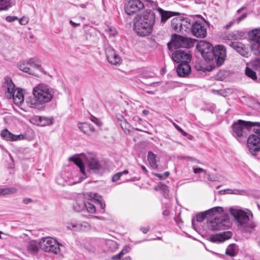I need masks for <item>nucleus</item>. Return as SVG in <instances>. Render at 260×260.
<instances>
[{"instance_id": "f257e3e1", "label": "nucleus", "mask_w": 260, "mask_h": 260, "mask_svg": "<svg viewBox=\"0 0 260 260\" xmlns=\"http://www.w3.org/2000/svg\"><path fill=\"white\" fill-rule=\"evenodd\" d=\"M54 90L45 84H39L32 91L34 99L31 96L25 98L24 104L27 108L40 109L43 105L51 101L54 95Z\"/></svg>"}, {"instance_id": "f03ea898", "label": "nucleus", "mask_w": 260, "mask_h": 260, "mask_svg": "<svg viewBox=\"0 0 260 260\" xmlns=\"http://www.w3.org/2000/svg\"><path fill=\"white\" fill-rule=\"evenodd\" d=\"M197 48L205 60L214 61L217 66L223 64L226 56L225 48L222 45L214 48L210 43L201 41L197 44Z\"/></svg>"}, {"instance_id": "7ed1b4c3", "label": "nucleus", "mask_w": 260, "mask_h": 260, "mask_svg": "<svg viewBox=\"0 0 260 260\" xmlns=\"http://www.w3.org/2000/svg\"><path fill=\"white\" fill-rule=\"evenodd\" d=\"M155 20L154 12L151 10H146L142 15H137L135 17L134 30L139 36L149 35L152 32Z\"/></svg>"}, {"instance_id": "20e7f679", "label": "nucleus", "mask_w": 260, "mask_h": 260, "mask_svg": "<svg viewBox=\"0 0 260 260\" xmlns=\"http://www.w3.org/2000/svg\"><path fill=\"white\" fill-rule=\"evenodd\" d=\"M229 211L239 226L242 228L246 232H252L256 225L253 222L248 223L250 220V216H252V214L250 210L247 209L246 211H245L231 208Z\"/></svg>"}, {"instance_id": "39448f33", "label": "nucleus", "mask_w": 260, "mask_h": 260, "mask_svg": "<svg viewBox=\"0 0 260 260\" xmlns=\"http://www.w3.org/2000/svg\"><path fill=\"white\" fill-rule=\"evenodd\" d=\"M195 43L194 39L175 34L172 36V39L168 43L167 46L168 49L172 51L178 48H191L194 46Z\"/></svg>"}, {"instance_id": "423d86ee", "label": "nucleus", "mask_w": 260, "mask_h": 260, "mask_svg": "<svg viewBox=\"0 0 260 260\" xmlns=\"http://www.w3.org/2000/svg\"><path fill=\"white\" fill-rule=\"evenodd\" d=\"M4 86L7 87V92L9 94L10 97H13L15 104H23L24 106H26V105L24 104L25 99L24 100V99L22 91L19 89H15V86L10 77H5Z\"/></svg>"}, {"instance_id": "0eeeda50", "label": "nucleus", "mask_w": 260, "mask_h": 260, "mask_svg": "<svg viewBox=\"0 0 260 260\" xmlns=\"http://www.w3.org/2000/svg\"><path fill=\"white\" fill-rule=\"evenodd\" d=\"M256 124L257 123L239 119L232 125L233 135L236 138L246 137L253 125Z\"/></svg>"}, {"instance_id": "6e6552de", "label": "nucleus", "mask_w": 260, "mask_h": 260, "mask_svg": "<svg viewBox=\"0 0 260 260\" xmlns=\"http://www.w3.org/2000/svg\"><path fill=\"white\" fill-rule=\"evenodd\" d=\"M85 166L87 168V172L99 174L103 173L105 170V167L103 163L98 160L95 157L90 155H84Z\"/></svg>"}, {"instance_id": "1a4fd4ad", "label": "nucleus", "mask_w": 260, "mask_h": 260, "mask_svg": "<svg viewBox=\"0 0 260 260\" xmlns=\"http://www.w3.org/2000/svg\"><path fill=\"white\" fill-rule=\"evenodd\" d=\"M41 248L44 251L57 254L60 252L59 244L57 241L52 238L48 237L41 239L40 241Z\"/></svg>"}, {"instance_id": "9d476101", "label": "nucleus", "mask_w": 260, "mask_h": 260, "mask_svg": "<svg viewBox=\"0 0 260 260\" xmlns=\"http://www.w3.org/2000/svg\"><path fill=\"white\" fill-rule=\"evenodd\" d=\"M230 220L227 218H220L215 217L210 218L207 221V224L208 229L211 231H219L225 230L228 226Z\"/></svg>"}, {"instance_id": "9b49d317", "label": "nucleus", "mask_w": 260, "mask_h": 260, "mask_svg": "<svg viewBox=\"0 0 260 260\" xmlns=\"http://www.w3.org/2000/svg\"><path fill=\"white\" fill-rule=\"evenodd\" d=\"M250 39L254 42L251 44V50L256 55H260V29L252 30L249 33Z\"/></svg>"}, {"instance_id": "f8f14e48", "label": "nucleus", "mask_w": 260, "mask_h": 260, "mask_svg": "<svg viewBox=\"0 0 260 260\" xmlns=\"http://www.w3.org/2000/svg\"><path fill=\"white\" fill-rule=\"evenodd\" d=\"M144 8V5L140 0H130L125 6V11L128 15H132Z\"/></svg>"}, {"instance_id": "ddd939ff", "label": "nucleus", "mask_w": 260, "mask_h": 260, "mask_svg": "<svg viewBox=\"0 0 260 260\" xmlns=\"http://www.w3.org/2000/svg\"><path fill=\"white\" fill-rule=\"evenodd\" d=\"M105 52L107 59L111 64L117 65L121 62L122 60L120 56L111 46H105Z\"/></svg>"}, {"instance_id": "4468645a", "label": "nucleus", "mask_w": 260, "mask_h": 260, "mask_svg": "<svg viewBox=\"0 0 260 260\" xmlns=\"http://www.w3.org/2000/svg\"><path fill=\"white\" fill-rule=\"evenodd\" d=\"M172 58L175 62L179 63L190 62L191 59V55L189 51L179 49L173 53Z\"/></svg>"}, {"instance_id": "2eb2a0df", "label": "nucleus", "mask_w": 260, "mask_h": 260, "mask_svg": "<svg viewBox=\"0 0 260 260\" xmlns=\"http://www.w3.org/2000/svg\"><path fill=\"white\" fill-rule=\"evenodd\" d=\"M247 145L249 152L252 155H255L260 150V137L256 135H250Z\"/></svg>"}, {"instance_id": "dca6fc26", "label": "nucleus", "mask_w": 260, "mask_h": 260, "mask_svg": "<svg viewBox=\"0 0 260 260\" xmlns=\"http://www.w3.org/2000/svg\"><path fill=\"white\" fill-rule=\"evenodd\" d=\"M191 34L197 38H205L207 36V29L204 23L195 20L190 30Z\"/></svg>"}, {"instance_id": "f3484780", "label": "nucleus", "mask_w": 260, "mask_h": 260, "mask_svg": "<svg viewBox=\"0 0 260 260\" xmlns=\"http://www.w3.org/2000/svg\"><path fill=\"white\" fill-rule=\"evenodd\" d=\"M223 211L221 207H215L204 212L198 213L196 215V220L199 222H202L205 218H211L216 213H219Z\"/></svg>"}, {"instance_id": "a211bd4d", "label": "nucleus", "mask_w": 260, "mask_h": 260, "mask_svg": "<svg viewBox=\"0 0 260 260\" xmlns=\"http://www.w3.org/2000/svg\"><path fill=\"white\" fill-rule=\"evenodd\" d=\"M229 46L242 56H249L248 48L243 43L239 42H231L229 43Z\"/></svg>"}, {"instance_id": "6ab92c4d", "label": "nucleus", "mask_w": 260, "mask_h": 260, "mask_svg": "<svg viewBox=\"0 0 260 260\" xmlns=\"http://www.w3.org/2000/svg\"><path fill=\"white\" fill-rule=\"evenodd\" d=\"M232 236V233L230 231L223 232L222 233L211 235L209 237V240L212 242H222L230 239Z\"/></svg>"}, {"instance_id": "aec40b11", "label": "nucleus", "mask_w": 260, "mask_h": 260, "mask_svg": "<svg viewBox=\"0 0 260 260\" xmlns=\"http://www.w3.org/2000/svg\"><path fill=\"white\" fill-rule=\"evenodd\" d=\"M189 62L179 63L177 67V72L180 77H186L191 72V67Z\"/></svg>"}, {"instance_id": "412c9836", "label": "nucleus", "mask_w": 260, "mask_h": 260, "mask_svg": "<svg viewBox=\"0 0 260 260\" xmlns=\"http://www.w3.org/2000/svg\"><path fill=\"white\" fill-rule=\"evenodd\" d=\"M195 16H190L189 17H181V24L182 27V30L187 31L188 30H191V28L192 26L193 23L195 21Z\"/></svg>"}, {"instance_id": "4be33fe9", "label": "nucleus", "mask_w": 260, "mask_h": 260, "mask_svg": "<svg viewBox=\"0 0 260 260\" xmlns=\"http://www.w3.org/2000/svg\"><path fill=\"white\" fill-rule=\"evenodd\" d=\"M40 242H38L35 240L29 241L26 245V249L31 254H36L40 248H41Z\"/></svg>"}, {"instance_id": "5701e85b", "label": "nucleus", "mask_w": 260, "mask_h": 260, "mask_svg": "<svg viewBox=\"0 0 260 260\" xmlns=\"http://www.w3.org/2000/svg\"><path fill=\"white\" fill-rule=\"evenodd\" d=\"M70 160L73 161L75 164H76L80 169V172L85 176L87 177V174L85 169V165H84V163L83 160L78 157L76 156H72L70 157L69 159Z\"/></svg>"}, {"instance_id": "b1692460", "label": "nucleus", "mask_w": 260, "mask_h": 260, "mask_svg": "<svg viewBox=\"0 0 260 260\" xmlns=\"http://www.w3.org/2000/svg\"><path fill=\"white\" fill-rule=\"evenodd\" d=\"M34 119H36L37 121H39L40 122V125L43 126L51 125L53 123L52 118L36 116L33 117L32 120L33 121Z\"/></svg>"}, {"instance_id": "393cba45", "label": "nucleus", "mask_w": 260, "mask_h": 260, "mask_svg": "<svg viewBox=\"0 0 260 260\" xmlns=\"http://www.w3.org/2000/svg\"><path fill=\"white\" fill-rule=\"evenodd\" d=\"M244 33L241 31L235 30L228 34L225 39L228 40H237L242 39L244 37Z\"/></svg>"}, {"instance_id": "a878e982", "label": "nucleus", "mask_w": 260, "mask_h": 260, "mask_svg": "<svg viewBox=\"0 0 260 260\" xmlns=\"http://www.w3.org/2000/svg\"><path fill=\"white\" fill-rule=\"evenodd\" d=\"M181 17H175L171 20V27L176 32L182 31Z\"/></svg>"}, {"instance_id": "bb28decb", "label": "nucleus", "mask_w": 260, "mask_h": 260, "mask_svg": "<svg viewBox=\"0 0 260 260\" xmlns=\"http://www.w3.org/2000/svg\"><path fill=\"white\" fill-rule=\"evenodd\" d=\"M19 69L23 72L28 73L30 75H35L36 73L34 72V70L30 68L28 64V61H23L20 63L19 64Z\"/></svg>"}, {"instance_id": "cd10ccee", "label": "nucleus", "mask_w": 260, "mask_h": 260, "mask_svg": "<svg viewBox=\"0 0 260 260\" xmlns=\"http://www.w3.org/2000/svg\"><path fill=\"white\" fill-rule=\"evenodd\" d=\"M158 12L161 17V22L165 23L166 21L170 17L173 16V12L170 11H166L161 8L157 9Z\"/></svg>"}, {"instance_id": "c85d7f7f", "label": "nucleus", "mask_w": 260, "mask_h": 260, "mask_svg": "<svg viewBox=\"0 0 260 260\" xmlns=\"http://www.w3.org/2000/svg\"><path fill=\"white\" fill-rule=\"evenodd\" d=\"M219 193L221 194H233L236 195H244L246 193V191L244 189H226L224 190H221L219 191Z\"/></svg>"}, {"instance_id": "c756f323", "label": "nucleus", "mask_w": 260, "mask_h": 260, "mask_svg": "<svg viewBox=\"0 0 260 260\" xmlns=\"http://www.w3.org/2000/svg\"><path fill=\"white\" fill-rule=\"evenodd\" d=\"M156 155L151 151H149L147 154V159L152 169H157L158 166L156 160Z\"/></svg>"}, {"instance_id": "7c9ffc66", "label": "nucleus", "mask_w": 260, "mask_h": 260, "mask_svg": "<svg viewBox=\"0 0 260 260\" xmlns=\"http://www.w3.org/2000/svg\"><path fill=\"white\" fill-rule=\"evenodd\" d=\"M89 229V225L88 223L84 222L83 223L76 222L75 224L74 231L82 232L85 231Z\"/></svg>"}, {"instance_id": "2f4dec72", "label": "nucleus", "mask_w": 260, "mask_h": 260, "mask_svg": "<svg viewBox=\"0 0 260 260\" xmlns=\"http://www.w3.org/2000/svg\"><path fill=\"white\" fill-rule=\"evenodd\" d=\"M247 17L246 13H243L241 16L237 17L235 19L229 22L225 26V29H229L235 23H239Z\"/></svg>"}, {"instance_id": "473e14b6", "label": "nucleus", "mask_w": 260, "mask_h": 260, "mask_svg": "<svg viewBox=\"0 0 260 260\" xmlns=\"http://www.w3.org/2000/svg\"><path fill=\"white\" fill-rule=\"evenodd\" d=\"M85 206L86 203L78 200L73 204V209L75 211L79 212L85 208Z\"/></svg>"}, {"instance_id": "72a5a7b5", "label": "nucleus", "mask_w": 260, "mask_h": 260, "mask_svg": "<svg viewBox=\"0 0 260 260\" xmlns=\"http://www.w3.org/2000/svg\"><path fill=\"white\" fill-rule=\"evenodd\" d=\"M1 136L7 141H14L15 135L10 133L7 129H5L2 132Z\"/></svg>"}, {"instance_id": "f704fd0d", "label": "nucleus", "mask_w": 260, "mask_h": 260, "mask_svg": "<svg viewBox=\"0 0 260 260\" xmlns=\"http://www.w3.org/2000/svg\"><path fill=\"white\" fill-rule=\"evenodd\" d=\"M17 191V189L13 187L5 188L3 189H0V194H2L3 195L12 194L16 193Z\"/></svg>"}, {"instance_id": "c9c22d12", "label": "nucleus", "mask_w": 260, "mask_h": 260, "mask_svg": "<svg viewBox=\"0 0 260 260\" xmlns=\"http://www.w3.org/2000/svg\"><path fill=\"white\" fill-rule=\"evenodd\" d=\"M195 68L198 71L205 72L206 71H211L213 68L212 66L208 67L204 64L199 63L195 66Z\"/></svg>"}, {"instance_id": "e433bc0d", "label": "nucleus", "mask_w": 260, "mask_h": 260, "mask_svg": "<svg viewBox=\"0 0 260 260\" xmlns=\"http://www.w3.org/2000/svg\"><path fill=\"white\" fill-rule=\"evenodd\" d=\"M28 61L30 68L34 70V72L35 69H40L41 66L37 62V61L34 58H30L28 60Z\"/></svg>"}, {"instance_id": "4c0bfd02", "label": "nucleus", "mask_w": 260, "mask_h": 260, "mask_svg": "<svg viewBox=\"0 0 260 260\" xmlns=\"http://www.w3.org/2000/svg\"><path fill=\"white\" fill-rule=\"evenodd\" d=\"M235 244H230L226 249L225 254L231 257H234L236 255L237 253L234 250Z\"/></svg>"}, {"instance_id": "58836bf2", "label": "nucleus", "mask_w": 260, "mask_h": 260, "mask_svg": "<svg viewBox=\"0 0 260 260\" xmlns=\"http://www.w3.org/2000/svg\"><path fill=\"white\" fill-rule=\"evenodd\" d=\"M0 10L11 7V0H0Z\"/></svg>"}, {"instance_id": "ea45409f", "label": "nucleus", "mask_w": 260, "mask_h": 260, "mask_svg": "<svg viewBox=\"0 0 260 260\" xmlns=\"http://www.w3.org/2000/svg\"><path fill=\"white\" fill-rule=\"evenodd\" d=\"M245 74L253 80L256 79V75L255 72L249 68L246 67Z\"/></svg>"}, {"instance_id": "a19ab883", "label": "nucleus", "mask_w": 260, "mask_h": 260, "mask_svg": "<svg viewBox=\"0 0 260 260\" xmlns=\"http://www.w3.org/2000/svg\"><path fill=\"white\" fill-rule=\"evenodd\" d=\"M128 171L127 170H124L122 172H118L116 173L112 177V181L113 182H116L119 180L120 177L124 174H128Z\"/></svg>"}, {"instance_id": "79ce46f5", "label": "nucleus", "mask_w": 260, "mask_h": 260, "mask_svg": "<svg viewBox=\"0 0 260 260\" xmlns=\"http://www.w3.org/2000/svg\"><path fill=\"white\" fill-rule=\"evenodd\" d=\"M88 212L90 213H94L96 211L95 207L93 204L87 203H86L85 207Z\"/></svg>"}, {"instance_id": "37998d69", "label": "nucleus", "mask_w": 260, "mask_h": 260, "mask_svg": "<svg viewBox=\"0 0 260 260\" xmlns=\"http://www.w3.org/2000/svg\"><path fill=\"white\" fill-rule=\"evenodd\" d=\"M89 127V124L87 123H82L78 124L79 128L84 133H88V127Z\"/></svg>"}, {"instance_id": "c03bdc74", "label": "nucleus", "mask_w": 260, "mask_h": 260, "mask_svg": "<svg viewBox=\"0 0 260 260\" xmlns=\"http://www.w3.org/2000/svg\"><path fill=\"white\" fill-rule=\"evenodd\" d=\"M93 195L94 197L93 198L95 199L96 202L100 205L101 208L103 210H104L106 207V204L105 202L102 200V198L101 197H98L97 199H95V198L96 197L97 194L96 193H94Z\"/></svg>"}, {"instance_id": "a18cd8bd", "label": "nucleus", "mask_w": 260, "mask_h": 260, "mask_svg": "<svg viewBox=\"0 0 260 260\" xmlns=\"http://www.w3.org/2000/svg\"><path fill=\"white\" fill-rule=\"evenodd\" d=\"M252 65L256 70H260V58H255L253 60Z\"/></svg>"}, {"instance_id": "49530a36", "label": "nucleus", "mask_w": 260, "mask_h": 260, "mask_svg": "<svg viewBox=\"0 0 260 260\" xmlns=\"http://www.w3.org/2000/svg\"><path fill=\"white\" fill-rule=\"evenodd\" d=\"M193 172L194 174H198L200 173H206V171L201 168H196L193 167L192 168Z\"/></svg>"}, {"instance_id": "de8ad7c7", "label": "nucleus", "mask_w": 260, "mask_h": 260, "mask_svg": "<svg viewBox=\"0 0 260 260\" xmlns=\"http://www.w3.org/2000/svg\"><path fill=\"white\" fill-rule=\"evenodd\" d=\"M76 222H73L71 223H68V225H67V229L74 231V228L75 226Z\"/></svg>"}, {"instance_id": "09e8293b", "label": "nucleus", "mask_w": 260, "mask_h": 260, "mask_svg": "<svg viewBox=\"0 0 260 260\" xmlns=\"http://www.w3.org/2000/svg\"><path fill=\"white\" fill-rule=\"evenodd\" d=\"M18 18L16 16H9L6 17V20L8 22H13L15 20H17Z\"/></svg>"}, {"instance_id": "8fccbe9b", "label": "nucleus", "mask_w": 260, "mask_h": 260, "mask_svg": "<svg viewBox=\"0 0 260 260\" xmlns=\"http://www.w3.org/2000/svg\"><path fill=\"white\" fill-rule=\"evenodd\" d=\"M91 121L99 126H100L102 125L101 122L96 117H93L91 119Z\"/></svg>"}, {"instance_id": "3c124183", "label": "nucleus", "mask_w": 260, "mask_h": 260, "mask_svg": "<svg viewBox=\"0 0 260 260\" xmlns=\"http://www.w3.org/2000/svg\"><path fill=\"white\" fill-rule=\"evenodd\" d=\"M20 24L24 25L28 22V20L26 18H21L19 20Z\"/></svg>"}, {"instance_id": "603ef678", "label": "nucleus", "mask_w": 260, "mask_h": 260, "mask_svg": "<svg viewBox=\"0 0 260 260\" xmlns=\"http://www.w3.org/2000/svg\"><path fill=\"white\" fill-rule=\"evenodd\" d=\"M24 138V135H21V134L18 135H15V136H14V141H17L18 140L23 139Z\"/></svg>"}, {"instance_id": "864d4df0", "label": "nucleus", "mask_w": 260, "mask_h": 260, "mask_svg": "<svg viewBox=\"0 0 260 260\" xmlns=\"http://www.w3.org/2000/svg\"><path fill=\"white\" fill-rule=\"evenodd\" d=\"M23 203L26 205L32 202V200L31 198H24L22 201Z\"/></svg>"}, {"instance_id": "5fc2aeb1", "label": "nucleus", "mask_w": 260, "mask_h": 260, "mask_svg": "<svg viewBox=\"0 0 260 260\" xmlns=\"http://www.w3.org/2000/svg\"><path fill=\"white\" fill-rule=\"evenodd\" d=\"M207 178L208 180L210 181H214L216 180L214 176L210 174H207Z\"/></svg>"}, {"instance_id": "6e6d98bb", "label": "nucleus", "mask_w": 260, "mask_h": 260, "mask_svg": "<svg viewBox=\"0 0 260 260\" xmlns=\"http://www.w3.org/2000/svg\"><path fill=\"white\" fill-rule=\"evenodd\" d=\"M150 229V227L149 226H148L147 228H145V227H141L140 228V230L144 233V234H146L148 231Z\"/></svg>"}, {"instance_id": "4d7b16f0", "label": "nucleus", "mask_w": 260, "mask_h": 260, "mask_svg": "<svg viewBox=\"0 0 260 260\" xmlns=\"http://www.w3.org/2000/svg\"><path fill=\"white\" fill-rule=\"evenodd\" d=\"M211 92L215 94L221 95V90H215V89H211Z\"/></svg>"}, {"instance_id": "13d9d810", "label": "nucleus", "mask_w": 260, "mask_h": 260, "mask_svg": "<svg viewBox=\"0 0 260 260\" xmlns=\"http://www.w3.org/2000/svg\"><path fill=\"white\" fill-rule=\"evenodd\" d=\"M121 255L119 253L118 254H116L115 255H113L112 257V259H113V260H115V259H119L121 257Z\"/></svg>"}, {"instance_id": "bf43d9fd", "label": "nucleus", "mask_w": 260, "mask_h": 260, "mask_svg": "<svg viewBox=\"0 0 260 260\" xmlns=\"http://www.w3.org/2000/svg\"><path fill=\"white\" fill-rule=\"evenodd\" d=\"M170 214V212H169V210L167 209H166V210H165L163 212H162V215L164 216H169V215Z\"/></svg>"}, {"instance_id": "052dcab7", "label": "nucleus", "mask_w": 260, "mask_h": 260, "mask_svg": "<svg viewBox=\"0 0 260 260\" xmlns=\"http://www.w3.org/2000/svg\"><path fill=\"white\" fill-rule=\"evenodd\" d=\"M69 23L74 27H77L80 25V23H75L72 20H70Z\"/></svg>"}, {"instance_id": "680f3d73", "label": "nucleus", "mask_w": 260, "mask_h": 260, "mask_svg": "<svg viewBox=\"0 0 260 260\" xmlns=\"http://www.w3.org/2000/svg\"><path fill=\"white\" fill-rule=\"evenodd\" d=\"M155 176L158 178H159L160 179H165V177H164V175H161L160 174L156 173L155 174Z\"/></svg>"}, {"instance_id": "e2e57ef3", "label": "nucleus", "mask_w": 260, "mask_h": 260, "mask_svg": "<svg viewBox=\"0 0 260 260\" xmlns=\"http://www.w3.org/2000/svg\"><path fill=\"white\" fill-rule=\"evenodd\" d=\"M173 125H174V126L176 128V129H177V131L178 132H180V131H181L182 128L179 127L177 124H176L174 122H173Z\"/></svg>"}, {"instance_id": "0e129e2a", "label": "nucleus", "mask_w": 260, "mask_h": 260, "mask_svg": "<svg viewBox=\"0 0 260 260\" xmlns=\"http://www.w3.org/2000/svg\"><path fill=\"white\" fill-rule=\"evenodd\" d=\"M32 118H33V117L30 119V122L34 123V124H35L40 125V122L39 121H37L36 119H34L32 121Z\"/></svg>"}, {"instance_id": "69168bd1", "label": "nucleus", "mask_w": 260, "mask_h": 260, "mask_svg": "<svg viewBox=\"0 0 260 260\" xmlns=\"http://www.w3.org/2000/svg\"><path fill=\"white\" fill-rule=\"evenodd\" d=\"M88 131H90L91 132H94V128L92 125L89 124V127H88Z\"/></svg>"}, {"instance_id": "338daca9", "label": "nucleus", "mask_w": 260, "mask_h": 260, "mask_svg": "<svg viewBox=\"0 0 260 260\" xmlns=\"http://www.w3.org/2000/svg\"><path fill=\"white\" fill-rule=\"evenodd\" d=\"M127 252V250L126 249H123L119 253L120 254L121 256L123 255L124 254L126 253Z\"/></svg>"}, {"instance_id": "774afa93", "label": "nucleus", "mask_w": 260, "mask_h": 260, "mask_svg": "<svg viewBox=\"0 0 260 260\" xmlns=\"http://www.w3.org/2000/svg\"><path fill=\"white\" fill-rule=\"evenodd\" d=\"M245 9H246V7H243L241 8L240 9H239V10H238V11L237 12V14H239L243 10H244Z\"/></svg>"}]
</instances>
